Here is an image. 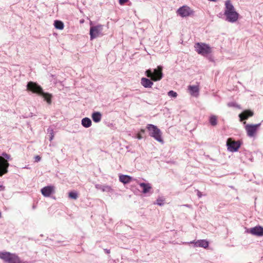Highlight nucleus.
<instances>
[{"instance_id":"nucleus-1","label":"nucleus","mask_w":263,"mask_h":263,"mask_svg":"<svg viewBox=\"0 0 263 263\" xmlns=\"http://www.w3.org/2000/svg\"><path fill=\"white\" fill-rule=\"evenodd\" d=\"M224 14L226 17V20L232 23L236 22L238 19L239 14L236 11L230 0H227L225 2Z\"/></svg>"},{"instance_id":"nucleus-2","label":"nucleus","mask_w":263,"mask_h":263,"mask_svg":"<svg viewBox=\"0 0 263 263\" xmlns=\"http://www.w3.org/2000/svg\"><path fill=\"white\" fill-rule=\"evenodd\" d=\"M27 89L33 93L42 96L48 104L51 102V95L44 92L42 88L37 83L33 82H29L27 85Z\"/></svg>"},{"instance_id":"nucleus-3","label":"nucleus","mask_w":263,"mask_h":263,"mask_svg":"<svg viewBox=\"0 0 263 263\" xmlns=\"http://www.w3.org/2000/svg\"><path fill=\"white\" fill-rule=\"evenodd\" d=\"M149 135L153 137L157 141L160 143L163 144L164 140L162 137V133L161 130L158 127L153 124H148L146 126Z\"/></svg>"},{"instance_id":"nucleus-4","label":"nucleus","mask_w":263,"mask_h":263,"mask_svg":"<svg viewBox=\"0 0 263 263\" xmlns=\"http://www.w3.org/2000/svg\"><path fill=\"white\" fill-rule=\"evenodd\" d=\"M162 68V66H158L153 71L151 69H148L145 72V75L148 78H150L152 81H160L163 77Z\"/></svg>"},{"instance_id":"nucleus-5","label":"nucleus","mask_w":263,"mask_h":263,"mask_svg":"<svg viewBox=\"0 0 263 263\" xmlns=\"http://www.w3.org/2000/svg\"><path fill=\"white\" fill-rule=\"evenodd\" d=\"M0 258L6 263H23L17 255L8 252H0Z\"/></svg>"},{"instance_id":"nucleus-6","label":"nucleus","mask_w":263,"mask_h":263,"mask_svg":"<svg viewBox=\"0 0 263 263\" xmlns=\"http://www.w3.org/2000/svg\"><path fill=\"white\" fill-rule=\"evenodd\" d=\"M10 159V155L6 153H3L2 156L0 157V177L8 172V168L9 166L8 160Z\"/></svg>"},{"instance_id":"nucleus-7","label":"nucleus","mask_w":263,"mask_h":263,"mask_svg":"<svg viewBox=\"0 0 263 263\" xmlns=\"http://www.w3.org/2000/svg\"><path fill=\"white\" fill-rule=\"evenodd\" d=\"M195 50L198 53L202 55H206L211 52V47L207 44L202 43H197L195 44Z\"/></svg>"},{"instance_id":"nucleus-8","label":"nucleus","mask_w":263,"mask_h":263,"mask_svg":"<svg viewBox=\"0 0 263 263\" xmlns=\"http://www.w3.org/2000/svg\"><path fill=\"white\" fill-rule=\"evenodd\" d=\"M243 124H246L245 127L247 132V134L249 137H254L256 136L258 128L260 126V123L256 124H246V122H243Z\"/></svg>"},{"instance_id":"nucleus-9","label":"nucleus","mask_w":263,"mask_h":263,"mask_svg":"<svg viewBox=\"0 0 263 263\" xmlns=\"http://www.w3.org/2000/svg\"><path fill=\"white\" fill-rule=\"evenodd\" d=\"M103 26L102 25H98L91 26L90 28V40L97 38V37L102 35Z\"/></svg>"},{"instance_id":"nucleus-10","label":"nucleus","mask_w":263,"mask_h":263,"mask_svg":"<svg viewBox=\"0 0 263 263\" xmlns=\"http://www.w3.org/2000/svg\"><path fill=\"white\" fill-rule=\"evenodd\" d=\"M177 13L182 17H186L193 15L194 11L187 6H183L178 9Z\"/></svg>"},{"instance_id":"nucleus-11","label":"nucleus","mask_w":263,"mask_h":263,"mask_svg":"<svg viewBox=\"0 0 263 263\" xmlns=\"http://www.w3.org/2000/svg\"><path fill=\"white\" fill-rule=\"evenodd\" d=\"M228 149L231 152H237L240 146L239 141H232L231 139H228L227 142Z\"/></svg>"},{"instance_id":"nucleus-12","label":"nucleus","mask_w":263,"mask_h":263,"mask_svg":"<svg viewBox=\"0 0 263 263\" xmlns=\"http://www.w3.org/2000/svg\"><path fill=\"white\" fill-rule=\"evenodd\" d=\"M247 232L253 235L257 236H263V227L261 226H256L249 229Z\"/></svg>"},{"instance_id":"nucleus-13","label":"nucleus","mask_w":263,"mask_h":263,"mask_svg":"<svg viewBox=\"0 0 263 263\" xmlns=\"http://www.w3.org/2000/svg\"><path fill=\"white\" fill-rule=\"evenodd\" d=\"M41 192L44 197H49L51 194L54 193L55 187L53 185H48L43 187Z\"/></svg>"},{"instance_id":"nucleus-14","label":"nucleus","mask_w":263,"mask_h":263,"mask_svg":"<svg viewBox=\"0 0 263 263\" xmlns=\"http://www.w3.org/2000/svg\"><path fill=\"white\" fill-rule=\"evenodd\" d=\"M189 243L194 245L195 247H201L206 248L209 246V242L205 239L198 240L197 241H192Z\"/></svg>"},{"instance_id":"nucleus-15","label":"nucleus","mask_w":263,"mask_h":263,"mask_svg":"<svg viewBox=\"0 0 263 263\" xmlns=\"http://www.w3.org/2000/svg\"><path fill=\"white\" fill-rule=\"evenodd\" d=\"M253 112L250 110H246L239 115L240 121H242L247 120L248 118L253 116Z\"/></svg>"},{"instance_id":"nucleus-16","label":"nucleus","mask_w":263,"mask_h":263,"mask_svg":"<svg viewBox=\"0 0 263 263\" xmlns=\"http://www.w3.org/2000/svg\"><path fill=\"white\" fill-rule=\"evenodd\" d=\"M141 84L145 88H151L153 85L152 80L146 78H142L141 79Z\"/></svg>"},{"instance_id":"nucleus-17","label":"nucleus","mask_w":263,"mask_h":263,"mask_svg":"<svg viewBox=\"0 0 263 263\" xmlns=\"http://www.w3.org/2000/svg\"><path fill=\"white\" fill-rule=\"evenodd\" d=\"M132 180H137L128 175H121L119 176V181L124 184L128 183Z\"/></svg>"},{"instance_id":"nucleus-18","label":"nucleus","mask_w":263,"mask_h":263,"mask_svg":"<svg viewBox=\"0 0 263 263\" xmlns=\"http://www.w3.org/2000/svg\"><path fill=\"white\" fill-rule=\"evenodd\" d=\"M188 90L191 95L194 97H197L199 93V87L197 85H190L188 86Z\"/></svg>"},{"instance_id":"nucleus-19","label":"nucleus","mask_w":263,"mask_h":263,"mask_svg":"<svg viewBox=\"0 0 263 263\" xmlns=\"http://www.w3.org/2000/svg\"><path fill=\"white\" fill-rule=\"evenodd\" d=\"M139 185L142 189V193L144 194L149 192L150 190L152 189V186L149 183H139Z\"/></svg>"},{"instance_id":"nucleus-20","label":"nucleus","mask_w":263,"mask_h":263,"mask_svg":"<svg viewBox=\"0 0 263 263\" xmlns=\"http://www.w3.org/2000/svg\"><path fill=\"white\" fill-rule=\"evenodd\" d=\"M81 124L85 128H88L91 126L92 122L88 118H84L81 121Z\"/></svg>"},{"instance_id":"nucleus-21","label":"nucleus","mask_w":263,"mask_h":263,"mask_svg":"<svg viewBox=\"0 0 263 263\" xmlns=\"http://www.w3.org/2000/svg\"><path fill=\"white\" fill-rule=\"evenodd\" d=\"M91 117L95 122L98 123L101 121L102 115L100 112H95L92 114Z\"/></svg>"},{"instance_id":"nucleus-22","label":"nucleus","mask_w":263,"mask_h":263,"mask_svg":"<svg viewBox=\"0 0 263 263\" xmlns=\"http://www.w3.org/2000/svg\"><path fill=\"white\" fill-rule=\"evenodd\" d=\"M209 122L212 126H216L217 124V117L215 115H211L209 117Z\"/></svg>"},{"instance_id":"nucleus-23","label":"nucleus","mask_w":263,"mask_h":263,"mask_svg":"<svg viewBox=\"0 0 263 263\" xmlns=\"http://www.w3.org/2000/svg\"><path fill=\"white\" fill-rule=\"evenodd\" d=\"M54 26L55 28L62 30L64 28V24L62 21L56 20L54 22Z\"/></svg>"},{"instance_id":"nucleus-24","label":"nucleus","mask_w":263,"mask_h":263,"mask_svg":"<svg viewBox=\"0 0 263 263\" xmlns=\"http://www.w3.org/2000/svg\"><path fill=\"white\" fill-rule=\"evenodd\" d=\"M113 191L112 189L110 186L104 185L102 188V192H111Z\"/></svg>"},{"instance_id":"nucleus-25","label":"nucleus","mask_w":263,"mask_h":263,"mask_svg":"<svg viewBox=\"0 0 263 263\" xmlns=\"http://www.w3.org/2000/svg\"><path fill=\"white\" fill-rule=\"evenodd\" d=\"M47 133L49 134V140L51 141L54 138V132L53 129H52L51 128H48Z\"/></svg>"},{"instance_id":"nucleus-26","label":"nucleus","mask_w":263,"mask_h":263,"mask_svg":"<svg viewBox=\"0 0 263 263\" xmlns=\"http://www.w3.org/2000/svg\"><path fill=\"white\" fill-rule=\"evenodd\" d=\"M68 197L73 199H77L78 197V194L76 192H70L69 193Z\"/></svg>"},{"instance_id":"nucleus-27","label":"nucleus","mask_w":263,"mask_h":263,"mask_svg":"<svg viewBox=\"0 0 263 263\" xmlns=\"http://www.w3.org/2000/svg\"><path fill=\"white\" fill-rule=\"evenodd\" d=\"M168 96L171 98H176L177 97V93L173 90H170L168 92Z\"/></svg>"},{"instance_id":"nucleus-28","label":"nucleus","mask_w":263,"mask_h":263,"mask_svg":"<svg viewBox=\"0 0 263 263\" xmlns=\"http://www.w3.org/2000/svg\"><path fill=\"white\" fill-rule=\"evenodd\" d=\"M164 200L162 198H158L157 200L156 203L160 206H162L164 203Z\"/></svg>"},{"instance_id":"nucleus-29","label":"nucleus","mask_w":263,"mask_h":263,"mask_svg":"<svg viewBox=\"0 0 263 263\" xmlns=\"http://www.w3.org/2000/svg\"><path fill=\"white\" fill-rule=\"evenodd\" d=\"M228 105L229 107H237V108H240V106L238 105V104H237L236 103L233 102H229L228 104Z\"/></svg>"},{"instance_id":"nucleus-30","label":"nucleus","mask_w":263,"mask_h":263,"mask_svg":"<svg viewBox=\"0 0 263 263\" xmlns=\"http://www.w3.org/2000/svg\"><path fill=\"white\" fill-rule=\"evenodd\" d=\"M103 185H101L100 184H96L95 185V187L97 190H100L102 191V188L103 187Z\"/></svg>"},{"instance_id":"nucleus-31","label":"nucleus","mask_w":263,"mask_h":263,"mask_svg":"<svg viewBox=\"0 0 263 263\" xmlns=\"http://www.w3.org/2000/svg\"><path fill=\"white\" fill-rule=\"evenodd\" d=\"M41 160V157L39 156H36L35 157V161L39 162Z\"/></svg>"},{"instance_id":"nucleus-32","label":"nucleus","mask_w":263,"mask_h":263,"mask_svg":"<svg viewBox=\"0 0 263 263\" xmlns=\"http://www.w3.org/2000/svg\"><path fill=\"white\" fill-rule=\"evenodd\" d=\"M128 0H119V3L120 5H123L126 2H127Z\"/></svg>"},{"instance_id":"nucleus-33","label":"nucleus","mask_w":263,"mask_h":263,"mask_svg":"<svg viewBox=\"0 0 263 263\" xmlns=\"http://www.w3.org/2000/svg\"><path fill=\"white\" fill-rule=\"evenodd\" d=\"M5 187L3 184H0V191H4Z\"/></svg>"},{"instance_id":"nucleus-34","label":"nucleus","mask_w":263,"mask_h":263,"mask_svg":"<svg viewBox=\"0 0 263 263\" xmlns=\"http://www.w3.org/2000/svg\"><path fill=\"white\" fill-rule=\"evenodd\" d=\"M197 196H198V197L199 198H201L202 197L201 193L199 191H198V190H197Z\"/></svg>"},{"instance_id":"nucleus-35","label":"nucleus","mask_w":263,"mask_h":263,"mask_svg":"<svg viewBox=\"0 0 263 263\" xmlns=\"http://www.w3.org/2000/svg\"><path fill=\"white\" fill-rule=\"evenodd\" d=\"M136 137L138 139H141L142 138V137L140 133L137 134Z\"/></svg>"},{"instance_id":"nucleus-36","label":"nucleus","mask_w":263,"mask_h":263,"mask_svg":"<svg viewBox=\"0 0 263 263\" xmlns=\"http://www.w3.org/2000/svg\"><path fill=\"white\" fill-rule=\"evenodd\" d=\"M145 132L144 129H141V132L144 133Z\"/></svg>"},{"instance_id":"nucleus-37","label":"nucleus","mask_w":263,"mask_h":263,"mask_svg":"<svg viewBox=\"0 0 263 263\" xmlns=\"http://www.w3.org/2000/svg\"><path fill=\"white\" fill-rule=\"evenodd\" d=\"M1 216H2V214H1V212H0V218L1 217Z\"/></svg>"}]
</instances>
